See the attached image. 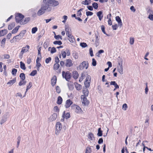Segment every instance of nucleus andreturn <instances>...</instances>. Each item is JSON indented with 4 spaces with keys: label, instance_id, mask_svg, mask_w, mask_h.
Segmentation results:
<instances>
[{
    "label": "nucleus",
    "instance_id": "nucleus-1",
    "mask_svg": "<svg viewBox=\"0 0 153 153\" xmlns=\"http://www.w3.org/2000/svg\"><path fill=\"white\" fill-rule=\"evenodd\" d=\"M25 33L26 30H22L20 33L19 34L14 37L12 39L10 40V42L11 43H13L16 42L17 41H19L23 38Z\"/></svg>",
    "mask_w": 153,
    "mask_h": 153
},
{
    "label": "nucleus",
    "instance_id": "nucleus-2",
    "mask_svg": "<svg viewBox=\"0 0 153 153\" xmlns=\"http://www.w3.org/2000/svg\"><path fill=\"white\" fill-rule=\"evenodd\" d=\"M71 108L72 110L76 114H81L82 112L81 108L76 104L72 105L71 106Z\"/></svg>",
    "mask_w": 153,
    "mask_h": 153
},
{
    "label": "nucleus",
    "instance_id": "nucleus-3",
    "mask_svg": "<svg viewBox=\"0 0 153 153\" xmlns=\"http://www.w3.org/2000/svg\"><path fill=\"white\" fill-rule=\"evenodd\" d=\"M43 2L45 4H49L52 7H56L59 4L58 1L55 0H44Z\"/></svg>",
    "mask_w": 153,
    "mask_h": 153
},
{
    "label": "nucleus",
    "instance_id": "nucleus-4",
    "mask_svg": "<svg viewBox=\"0 0 153 153\" xmlns=\"http://www.w3.org/2000/svg\"><path fill=\"white\" fill-rule=\"evenodd\" d=\"M30 47L28 45H27L25 47H23L21 50L19 55V57L20 58L22 57V56L25 53L27 52L28 51Z\"/></svg>",
    "mask_w": 153,
    "mask_h": 153
},
{
    "label": "nucleus",
    "instance_id": "nucleus-5",
    "mask_svg": "<svg viewBox=\"0 0 153 153\" xmlns=\"http://www.w3.org/2000/svg\"><path fill=\"white\" fill-rule=\"evenodd\" d=\"M55 127V134L56 135H58L60 133L62 129V124L60 122H57L56 124Z\"/></svg>",
    "mask_w": 153,
    "mask_h": 153
},
{
    "label": "nucleus",
    "instance_id": "nucleus-6",
    "mask_svg": "<svg viewBox=\"0 0 153 153\" xmlns=\"http://www.w3.org/2000/svg\"><path fill=\"white\" fill-rule=\"evenodd\" d=\"M24 15L20 13H18L16 14L15 16V19L17 22L20 23L22 22L21 21L24 18Z\"/></svg>",
    "mask_w": 153,
    "mask_h": 153
},
{
    "label": "nucleus",
    "instance_id": "nucleus-7",
    "mask_svg": "<svg viewBox=\"0 0 153 153\" xmlns=\"http://www.w3.org/2000/svg\"><path fill=\"white\" fill-rule=\"evenodd\" d=\"M88 139L90 143L94 142L95 140V137L93 133L91 132L88 133L87 135Z\"/></svg>",
    "mask_w": 153,
    "mask_h": 153
},
{
    "label": "nucleus",
    "instance_id": "nucleus-8",
    "mask_svg": "<svg viewBox=\"0 0 153 153\" xmlns=\"http://www.w3.org/2000/svg\"><path fill=\"white\" fill-rule=\"evenodd\" d=\"M86 97H85V95H81V97L82 102L85 105H88L89 103V102L87 100Z\"/></svg>",
    "mask_w": 153,
    "mask_h": 153
},
{
    "label": "nucleus",
    "instance_id": "nucleus-9",
    "mask_svg": "<svg viewBox=\"0 0 153 153\" xmlns=\"http://www.w3.org/2000/svg\"><path fill=\"white\" fill-rule=\"evenodd\" d=\"M62 75L63 77L65 78L67 81H68L71 78L70 73L68 71L66 73H65L64 71H63L62 72Z\"/></svg>",
    "mask_w": 153,
    "mask_h": 153
},
{
    "label": "nucleus",
    "instance_id": "nucleus-10",
    "mask_svg": "<svg viewBox=\"0 0 153 153\" xmlns=\"http://www.w3.org/2000/svg\"><path fill=\"white\" fill-rule=\"evenodd\" d=\"M61 54L62 57L65 58L66 57V55L67 56H69L70 54V51L68 49H66L65 51L62 50L61 51Z\"/></svg>",
    "mask_w": 153,
    "mask_h": 153
},
{
    "label": "nucleus",
    "instance_id": "nucleus-11",
    "mask_svg": "<svg viewBox=\"0 0 153 153\" xmlns=\"http://www.w3.org/2000/svg\"><path fill=\"white\" fill-rule=\"evenodd\" d=\"M88 67V63L87 62L83 61L79 65V68L80 70L84 69H87Z\"/></svg>",
    "mask_w": 153,
    "mask_h": 153
},
{
    "label": "nucleus",
    "instance_id": "nucleus-12",
    "mask_svg": "<svg viewBox=\"0 0 153 153\" xmlns=\"http://www.w3.org/2000/svg\"><path fill=\"white\" fill-rule=\"evenodd\" d=\"M91 79V77L89 75H88L86 79L84 84L86 87H88L90 86V84Z\"/></svg>",
    "mask_w": 153,
    "mask_h": 153
},
{
    "label": "nucleus",
    "instance_id": "nucleus-13",
    "mask_svg": "<svg viewBox=\"0 0 153 153\" xmlns=\"http://www.w3.org/2000/svg\"><path fill=\"white\" fill-rule=\"evenodd\" d=\"M41 7L45 11L47 10L48 11H51V7H50L48 4H43L41 6Z\"/></svg>",
    "mask_w": 153,
    "mask_h": 153
},
{
    "label": "nucleus",
    "instance_id": "nucleus-14",
    "mask_svg": "<svg viewBox=\"0 0 153 153\" xmlns=\"http://www.w3.org/2000/svg\"><path fill=\"white\" fill-rule=\"evenodd\" d=\"M57 117V114L56 113H54L52 114L48 119V121L49 122H52L55 120Z\"/></svg>",
    "mask_w": 153,
    "mask_h": 153
},
{
    "label": "nucleus",
    "instance_id": "nucleus-15",
    "mask_svg": "<svg viewBox=\"0 0 153 153\" xmlns=\"http://www.w3.org/2000/svg\"><path fill=\"white\" fill-rule=\"evenodd\" d=\"M65 30L67 36L72 34L71 32V29H70L68 26H65Z\"/></svg>",
    "mask_w": 153,
    "mask_h": 153
},
{
    "label": "nucleus",
    "instance_id": "nucleus-16",
    "mask_svg": "<svg viewBox=\"0 0 153 153\" xmlns=\"http://www.w3.org/2000/svg\"><path fill=\"white\" fill-rule=\"evenodd\" d=\"M115 19L117 22L118 25L120 27H121L123 26V23L122 21L119 16H117L115 17Z\"/></svg>",
    "mask_w": 153,
    "mask_h": 153
},
{
    "label": "nucleus",
    "instance_id": "nucleus-17",
    "mask_svg": "<svg viewBox=\"0 0 153 153\" xmlns=\"http://www.w3.org/2000/svg\"><path fill=\"white\" fill-rule=\"evenodd\" d=\"M65 65L67 67H70L73 65L72 60L70 59H67L66 60Z\"/></svg>",
    "mask_w": 153,
    "mask_h": 153
},
{
    "label": "nucleus",
    "instance_id": "nucleus-18",
    "mask_svg": "<svg viewBox=\"0 0 153 153\" xmlns=\"http://www.w3.org/2000/svg\"><path fill=\"white\" fill-rule=\"evenodd\" d=\"M72 103V102L70 100H67L66 102V103L65 105V107L66 108H69L70 106Z\"/></svg>",
    "mask_w": 153,
    "mask_h": 153
},
{
    "label": "nucleus",
    "instance_id": "nucleus-19",
    "mask_svg": "<svg viewBox=\"0 0 153 153\" xmlns=\"http://www.w3.org/2000/svg\"><path fill=\"white\" fill-rule=\"evenodd\" d=\"M97 16L98 17L100 21H101L103 17L102 12L101 11H99L97 13Z\"/></svg>",
    "mask_w": 153,
    "mask_h": 153
},
{
    "label": "nucleus",
    "instance_id": "nucleus-20",
    "mask_svg": "<svg viewBox=\"0 0 153 153\" xmlns=\"http://www.w3.org/2000/svg\"><path fill=\"white\" fill-rule=\"evenodd\" d=\"M56 77L55 76L52 78L51 80V84L53 86H54L56 83Z\"/></svg>",
    "mask_w": 153,
    "mask_h": 153
},
{
    "label": "nucleus",
    "instance_id": "nucleus-21",
    "mask_svg": "<svg viewBox=\"0 0 153 153\" xmlns=\"http://www.w3.org/2000/svg\"><path fill=\"white\" fill-rule=\"evenodd\" d=\"M32 85V82H30L28 84V85L27 86L26 91L25 93V94L24 96V97H25V96L27 92L29 89L31 87Z\"/></svg>",
    "mask_w": 153,
    "mask_h": 153
},
{
    "label": "nucleus",
    "instance_id": "nucleus-22",
    "mask_svg": "<svg viewBox=\"0 0 153 153\" xmlns=\"http://www.w3.org/2000/svg\"><path fill=\"white\" fill-rule=\"evenodd\" d=\"M67 36L69 41L71 43H73L74 40V36L71 34Z\"/></svg>",
    "mask_w": 153,
    "mask_h": 153
},
{
    "label": "nucleus",
    "instance_id": "nucleus-23",
    "mask_svg": "<svg viewBox=\"0 0 153 153\" xmlns=\"http://www.w3.org/2000/svg\"><path fill=\"white\" fill-rule=\"evenodd\" d=\"M74 79H77L79 74L76 71H74L72 73Z\"/></svg>",
    "mask_w": 153,
    "mask_h": 153
},
{
    "label": "nucleus",
    "instance_id": "nucleus-24",
    "mask_svg": "<svg viewBox=\"0 0 153 153\" xmlns=\"http://www.w3.org/2000/svg\"><path fill=\"white\" fill-rule=\"evenodd\" d=\"M7 32L6 29L0 31V36H3L6 35Z\"/></svg>",
    "mask_w": 153,
    "mask_h": 153
},
{
    "label": "nucleus",
    "instance_id": "nucleus-25",
    "mask_svg": "<svg viewBox=\"0 0 153 153\" xmlns=\"http://www.w3.org/2000/svg\"><path fill=\"white\" fill-rule=\"evenodd\" d=\"M45 11L41 8L38 10L37 13L38 15L39 16L45 13Z\"/></svg>",
    "mask_w": 153,
    "mask_h": 153
},
{
    "label": "nucleus",
    "instance_id": "nucleus-26",
    "mask_svg": "<svg viewBox=\"0 0 153 153\" xmlns=\"http://www.w3.org/2000/svg\"><path fill=\"white\" fill-rule=\"evenodd\" d=\"M117 70L120 74L122 75L123 74V67H118Z\"/></svg>",
    "mask_w": 153,
    "mask_h": 153
},
{
    "label": "nucleus",
    "instance_id": "nucleus-27",
    "mask_svg": "<svg viewBox=\"0 0 153 153\" xmlns=\"http://www.w3.org/2000/svg\"><path fill=\"white\" fill-rule=\"evenodd\" d=\"M76 89L78 91L82 89L81 85L77 83H74Z\"/></svg>",
    "mask_w": 153,
    "mask_h": 153
},
{
    "label": "nucleus",
    "instance_id": "nucleus-28",
    "mask_svg": "<svg viewBox=\"0 0 153 153\" xmlns=\"http://www.w3.org/2000/svg\"><path fill=\"white\" fill-rule=\"evenodd\" d=\"M110 85H114V87L115 88H119V86L117 84V83H116L115 81H111L110 82Z\"/></svg>",
    "mask_w": 153,
    "mask_h": 153
},
{
    "label": "nucleus",
    "instance_id": "nucleus-29",
    "mask_svg": "<svg viewBox=\"0 0 153 153\" xmlns=\"http://www.w3.org/2000/svg\"><path fill=\"white\" fill-rule=\"evenodd\" d=\"M48 51H50L51 53H54L56 52V50L55 48L53 47L52 48L51 47H49L48 48Z\"/></svg>",
    "mask_w": 153,
    "mask_h": 153
},
{
    "label": "nucleus",
    "instance_id": "nucleus-30",
    "mask_svg": "<svg viewBox=\"0 0 153 153\" xmlns=\"http://www.w3.org/2000/svg\"><path fill=\"white\" fill-rule=\"evenodd\" d=\"M91 3V0H84L82 2V4L84 5H88Z\"/></svg>",
    "mask_w": 153,
    "mask_h": 153
},
{
    "label": "nucleus",
    "instance_id": "nucleus-31",
    "mask_svg": "<svg viewBox=\"0 0 153 153\" xmlns=\"http://www.w3.org/2000/svg\"><path fill=\"white\" fill-rule=\"evenodd\" d=\"M83 93L84 94L83 95H85V97L88 96L89 92L87 88H85L83 91Z\"/></svg>",
    "mask_w": 153,
    "mask_h": 153
},
{
    "label": "nucleus",
    "instance_id": "nucleus-32",
    "mask_svg": "<svg viewBox=\"0 0 153 153\" xmlns=\"http://www.w3.org/2000/svg\"><path fill=\"white\" fill-rule=\"evenodd\" d=\"M15 24L14 22H13L10 24L8 27V29L9 30H12L15 26Z\"/></svg>",
    "mask_w": 153,
    "mask_h": 153
},
{
    "label": "nucleus",
    "instance_id": "nucleus-33",
    "mask_svg": "<svg viewBox=\"0 0 153 153\" xmlns=\"http://www.w3.org/2000/svg\"><path fill=\"white\" fill-rule=\"evenodd\" d=\"M20 26H18L15 27L12 31V34H15L17 33L18 31Z\"/></svg>",
    "mask_w": 153,
    "mask_h": 153
},
{
    "label": "nucleus",
    "instance_id": "nucleus-34",
    "mask_svg": "<svg viewBox=\"0 0 153 153\" xmlns=\"http://www.w3.org/2000/svg\"><path fill=\"white\" fill-rule=\"evenodd\" d=\"M62 101V99L60 96H59L57 98V100L56 102L59 105L61 104Z\"/></svg>",
    "mask_w": 153,
    "mask_h": 153
},
{
    "label": "nucleus",
    "instance_id": "nucleus-35",
    "mask_svg": "<svg viewBox=\"0 0 153 153\" xmlns=\"http://www.w3.org/2000/svg\"><path fill=\"white\" fill-rule=\"evenodd\" d=\"M20 63V67L21 68L24 70L26 69V67L25 66V64L22 62L21 61Z\"/></svg>",
    "mask_w": 153,
    "mask_h": 153
},
{
    "label": "nucleus",
    "instance_id": "nucleus-36",
    "mask_svg": "<svg viewBox=\"0 0 153 153\" xmlns=\"http://www.w3.org/2000/svg\"><path fill=\"white\" fill-rule=\"evenodd\" d=\"M16 82V79H13L10 80L9 81L7 82V85H12L13 84L15 83Z\"/></svg>",
    "mask_w": 153,
    "mask_h": 153
},
{
    "label": "nucleus",
    "instance_id": "nucleus-37",
    "mask_svg": "<svg viewBox=\"0 0 153 153\" xmlns=\"http://www.w3.org/2000/svg\"><path fill=\"white\" fill-rule=\"evenodd\" d=\"M102 135V131L101 130V128H100L98 129L97 135L99 137H101Z\"/></svg>",
    "mask_w": 153,
    "mask_h": 153
},
{
    "label": "nucleus",
    "instance_id": "nucleus-38",
    "mask_svg": "<svg viewBox=\"0 0 153 153\" xmlns=\"http://www.w3.org/2000/svg\"><path fill=\"white\" fill-rule=\"evenodd\" d=\"M54 37L57 40H59V39L62 40V37L60 35H57L55 33Z\"/></svg>",
    "mask_w": 153,
    "mask_h": 153
},
{
    "label": "nucleus",
    "instance_id": "nucleus-39",
    "mask_svg": "<svg viewBox=\"0 0 153 153\" xmlns=\"http://www.w3.org/2000/svg\"><path fill=\"white\" fill-rule=\"evenodd\" d=\"M91 148L90 147H87L86 149L85 153H91Z\"/></svg>",
    "mask_w": 153,
    "mask_h": 153
},
{
    "label": "nucleus",
    "instance_id": "nucleus-40",
    "mask_svg": "<svg viewBox=\"0 0 153 153\" xmlns=\"http://www.w3.org/2000/svg\"><path fill=\"white\" fill-rule=\"evenodd\" d=\"M59 67V65L58 63L55 64L53 66V69L55 70H57Z\"/></svg>",
    "mask_w": 153,
    "mask_h": 153
},
{
    "label": "nucleus",
    "instance_id": "nucleus-41",
    "mask_svg": "<svg viewBox=\"0 0 153 153\" xmlns=\"http://www.w3.org/2000/svg\"><path fill=\"white\" fill-rule=\"evenodd\" d=\"M26 82L24 80H21L19 83V86H22V85H25Z\"/></svg>",
    "mask_w": 153,
    "mask_h": 153
},
{
    "label": "nucleus",
    "instance_id": "nucleus-42",
    "mask_svg": "<svg viewBox=\"0 0 153 153\" xmlns=\"http://www.w3.org/2000/svg\"><path fill=\"white\" fill-rule=\"evenodd\" d=\"M134 38L131 37L129 38V43L131 45H133L134 43Z\"/></svg>",
    "mask_w": 153,
    "mask_h": 153
},
{
    "label": "nucleus",
    "instance_id": "nucleus-43",
    "mask_svg": "<svg viewBox=\"0 0 153 153\" xmlns=\"http://www.w3.org/2000/svg\"><path fill=\"white\" fill-rule=\"evenodd\" d=\"M53 44L55 45H61L62 43L60 41H56L53 42Z\"/></svg>",
    "mask_w": 153,
    "mask_h": 153
},
{
    "label": "nucleus",
    "instance_id": "nucleus-44",
    "mask_svg": "<svg viewBox=\"0 0 153 153\" xmlns=\"http://www.w3.org/2000/svg\"><path fill=\"white\" fill-rule=\"evenodd\" d=\"M101 29L103 33L104 34H105L107 36H108V35L106 33L105 31V27L103 25H102L101 26Z\"/></svg>",
    "mask_w": 153,
    "mask_h": 153
},
{
    "label": "nucleus",
    "instance_id": "nucleus-45",
    "mask_svg": "<svg viewBox=\"0 0 153 153\" xmlns=\"http://www.w3.org/2000/svg\"><path fill=\"white\" fill-rule=\"evenodd\" d=\"M29 20L30 19L29 18H26L23 22H22L20 23V24H25L27 23V22L29 21Z\"/></svg>",
    "mask_w": 153,
    "mask_h": 153
},
{
    "label": "nucleus",
    "instance_id": "nucleus-46",
    "mask_svg": "<svg viewBox=\"0 0 153 153\" xmlns=\"http://www.w3.org/2000/svg\"><path fill=\"white\" fill-rule=\"evenodd\" d=\"M22 80H25V75L24 73H21L19 76Z\"/></svg>",
    "mask_w": 153,
    "mask_h": 153
},
{
    "label": "nucleus",
    "instance_id": "nucleus-47",
    "mask_svg": "<svg viewBox=\"0 0 153 153\" xmlns=\"http://www.w3.org/2000/svg\"><path fill=\"white\" fill-rule=\"evenodd\" d=\"M92 6L95 9H97L98 8V4L96 2H94L92 4Z\"/></svg>",
    "mask_w": 153,
    "mask_h": 153
},
{
    "label": "nucleus",
    "instance_id": "nucleus-48",
    "mask_svg": "<svg viewBox=\"0 0 153 153\" xmlns=\"http://www.w3.org/2000/svg\"><path fill=\"white\" fill-rule=\"evenodd\" d=\"M38 28L37 27H35L33 28L32 29L31 32L33 34H34L37 31Z\"/></svg>",
    "mask_w": 153,
    "mask_h": 153
},
{
    "label": "nucleus",
    "instance_id": "nucleus-49",
    "mask_svg": "<svg viewBox=\"0 0 153 153\" xmlns=\"http://www.w3.org/2000/svg\"><path fill=\"white\" fill-rule=\"evenodd\" d=\"M80 46L83 48H85L87 46V45L86 43L85 42H82L80 43Z\"/></svg>",
    "mask_w": 153,
    "mask_h": 153
},
{
    "label": "nucleus",
    "instance_id": "nucleus-50",
    "mask_svg": "<svg viewBox=\"0 0 153 153\" xmlns=\"http://www.w3.org/2000/svg\"><path fill=\"white\" fill-rule=\"evenodd\" d=\"M128 106L126 104H124L122 106V109L123 110L126 111V110Z\"/></svg>",
    "mask_w": 153,
    "mask_h": 153
},
{
    "label": "nucleus",
    "instance_id": "nucleus-51",
    "mask_svg": "<svg viewBox=\"0 0 153 153\" xmlns=\"http://www.w3.org/2000/svg\"><path fill=\"white\" fill-rule=\"evenodd\" d=\"M17 72V70L15 68H13L12 69V74L13 75H16V72Z\"/></svg>",
    "mask_w": 153,
    "mask_h": 153
},
{
    "label": "nucleus",
    "instance_id": "nucleus-52",
    "mask_svg": "<svg viewBox=\"0 0 153 153\" xmlns=\"http://www.w3.org/2000/svg\"><path fill=\"white\" fill-rule=\"evenodd\" d=\"M37 74L36 70H33L30 73V75L32 76H34Z\"/></svg>",
    "mask_w": 153,
    "mask_h": 153
},
{
    "label": "nucleus",
    "instance_id": "nucleus-53",
    "mask_svg": "<svg viewBox=\"0 0 153 153\" xmlns=\"http://www.w3.org/2000/svg\"><path fill=\"white\" fill-rule=\"evenodd\" d=\"M68 88L70 90H72L73 89L74 87V85L73 84H68Z\"/></svg>",
    "mask_w": 153,
    "mask_h": 153
},
{
    "label": "nucleus",
    "instance_id": "nucleus-54",
    "mask_svg": "<svg viewBox=\"0 0 153 153\" xmlns=\"http://www.w3.org/2000/svg\"><path fill=\"white\" fill-rule=\"evenodd\" d=\"M6 42V38H4L2 39L1 42V46H4Z\"/></svg>",
    "mask_w": 153,
    "mask_h": 153
},
{
    "label": "nucleus",
    "instance_id": "nucleus-55",
    "mask_svg": "<svg viewBox=\"0 0 153 153\" xmlns=\"http://www.w3.org/2000/svg\"><path fill=\"white\" fill-rule=\"evenodd\" d=\"M65 111H63L62 114V118L61 119V121L62 122H63L64 120L65 119Z\"/></svg>",
    "mask_w": 153,
    "mask_h": 153
},
{
    "label": "nucleus",
    "instance_id": "nucleus-56",
    "mask_svg": "<svg viewBox=\"0 0 153 153\" xmlns=\"http://www.w3.org/2000/svg\"><path fill=\"white\" fill-rule=\"evenodd\" d=\"M99 38L98 36H96L95 38V43L96 45H98L99 43Z\"/></svg>",
    "mask_w": 153,
    "mask_h": 153
},
{
    "label": "nucleus",
    "instance_id": "nucleus-57",
    "mask_svg": "<svg viewBox=\"0 0 153 153\" xmlns=\"http://www.w3.org/2000/svg\"><path fill=\"white\" fill-rule=\"evenodd\" d=\"M86 15L87 16H91L93 14V12H91V11H87L86 12Z\"/></svg>",
    "mask_w": 153,
    "mask_h": 153
},
{
    "label": "nucleus",
    "instance_id": "nucleus-58",
    "mask_svg": "<svg viewBox=\"0 0 153 153\" xmlns=\"http://www.w3.org/2000/svg\"><path fill=\"white\" fill-rule=\"evenodd\" d=\"M89 53L91 56H94L93 51L91 48H89Z\"/></svg>",
    "mask_w": 153,
    "mask_h": 153
},
{
    "label": "nucleus",
    "instance_id": "nucleus-59",
    "mask_svg": "<svg viewBox=\"0 0 153 153\" xmlns=\"http://www.w3.org/2000/svg\"><path fill=\"white\" fill-rule=\"evenodd\" d=\"M92 65L93 66H95L96 65V61L95 59L94 58H93L92 59Z\"/></svg>",
    "mask_w": 153,
    "mask_h": 153
},
{
    "label": "nucleus",
    "instance_id": "nucleus-60",
    "mask_svg": "<svg viewBox=\"0 0 153 153\" xmlns=\"http://www.w3.org/2000/svg\"><path fill=\"white\" fill-rule=\"evenodd\" d=\"M73 56L76 59H77L78 58V55L77 53H74L73 54Z\"/></svg>",
    "mask_w": 153,
    "mask_h": 153
},
{
    "label": "nucleus",
    "instance_id": "nucleus-61",
    "mask_svg": "<svg viewBox=\"0 0 153 153\" xmlns=\"http://www.w3.org/2000/svg\"><path fill=\"white\" fill-rule=\"evenodd\" d=\"M4 58V59H8L10 57V55L8 54H5L3 55Z\"/></svg>",
    "mask_w": 153,
    "mask_h": 153
},
{
    "label": "nucleus",
    "instance_id": "nucleus-62",
    "mask_svg": "<svg viewBox=\"0 0 153 153\" xmlns=\"http://www.w3.org/2000/svg\"><path fill=\"white\" fill-rule=\"evenodd\" d=\"M112 29L114 30H116L118 28V26L117 24L113 25L112 26Z\"/></svg>",
    "mask_w": 153,
    "mask_h": 153
},
{
    "label": "nucleus",
    "instance_id": "nucleus-63",
    "mask_svg": "<svg viewBox=\"0 0 153 153\" xmlns=\"http://www.w3.org/2000/svg\"><path fill=\"white\" fill-rule=\"evenodd\" d=\"M85 74H82L81 76L80 77L79 81L80 82L81 81H82V80L85 78Z\"/></svg>",
    "mask_w": 153,
    "mask_h": 153
},
{
    "label": "nucleus",
    "instance_id": "nucleus-64",
    "mask_svg": "<svg viewBox=\"0 0 153 153\" xmlns=\"http://www.w3.org/2000/svg\"><path fill=\"white\" fill-rule=\"evenodd\" d=\"M148 18L151 21H153V14H149Z\"/></svg>",
    "mask_w": 153,
    "mask_h": 153
}]
</instances>
